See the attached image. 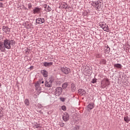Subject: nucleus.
Returning a JSON list of instances; mask_svg holds the SVG:
<instances>
[{
	"label": "nucleus",
	"mask_w": 130,
	"mask_h": 130,
	"mask_svg": "<svg viewBox=\"0 0 130 130\" xmlns=\"http://www.w3.org/2000/svg\"><path fill=\"white\" fill-rule=\"evenodd\" d=\"M15 41L6 39L4 41V46L7 49H11L13 46H15Z\"/></svg>",
	"instance_id": "1"
},
{
	"label": "nucleus",
	"mask_w": 130,
	"mask_h": 130,
	"mask_svg": "<svg viewBox=\"0 0 130 130\" xmlns=\"http://www.w3.org/2000/svg\"><path fill=\"white\" fill-rule=\"evenodd\" d=\"M60 71L65 75H69L71 73V69L67 67H62L60 68Z\"/></svg>",
	"instance_id": "2"
},
{
	"label": "nucleus",
	"mask_w": 130,
	"mask_h": 130,
	"mask_svg": "<svg viewBox=\"0 0 130 130\" xmlns=\"http://www.w3.org/2000/svg\"><path fill=\"white\" fill-rule=\"evenodd\" d=\"M62 92V89L61 87H57L55 89V95L56 96H59Z\"/></svg>",
	"instance_id": "3"
},
{
	"label": "nucleus",
	"mask_w": 130,
	"mask_h": 130,
	"mask_svg": "<svg viewBox=\"0 0 130 130\" xmlns=\"http://www.w3.org/2000/svg\"><path fill=\"white\" fill-rule=\"evenodd\" d=\"M52 80L51 79H49L48 81L45 82V85L46 87H51L52 86Z\"/></svg>",
	"instance_id": "4"
},
{
	"label": "nucleus",
	"mask_w": 130,
	"mask_h": 130,
	"mask_svg": "<svg viewBox=\"0 0 130 130\" xmlns=\"http://www.w3.org/2000/svg\"><path fill=\"white\" fill-rule=\"evenodd\" d=\"M62 119L64 121H68L70 119V115L68 113H64L62 116Z\"/></svg>",
	"instance_id": "5"
},
{
	"label": "nucleus",
	"mask_w": 130,
	"mask_h": 130,
	"mask_svg": "<svg viewBox=\"0 0 130 130\" xmlns=\"http://www.w3.org/2000/svg\"><path fill=\"white\" fill-rule=\"evenodd\" d=\"M45 22V20L43 18H38L36 19V23L37 24H43Z\"/></svg>",
	"instance_id": "6"
},
{
	"label": "nucleus",
	"mask_w": 130,
	"mask_h": 130,
	"mask_svg": "<svg viewBox=\"0 0 130 130\" xmlns=\"http://www.w3.org/2000/svg\"><path fill=\"white\" fill-rule=\"evenodd\" d=\"M101 28H102L104 31H107V32H108V30H107L109 29H108V25H106V23L101 24Z\"/></svg>",
	"instance_id": "7"
},
{
	"label": "nucleus",
	"mask_w": 130,
	"mask_h": 130,
	"mask_svg": "<svg viewBox=\"0 0 130 130\" xmlns=\"http://www.w3.org/2000/svg\"><path fill=\"white\" fill-rule=\"evenodd\" d=\"M41 73L42 75H43V77L45 78H47V77H48V72L46 71L45 70H42L41 71Z\"/></svg>",
	"instance_id": "8"
},
{
	"label": "nucleus",
	"mask_w": 130,
	"mask_h": 130,
	"mask_svg": "<svg viewBox=\"0 0 130 130\" xmlns=\"http://www.w3.org/2000/svg\"><path fill=\"white\" fill-rule=\"evenodd\" d=\"M0 50H1L2 52H5V51H6V48L4 45V43L1 42H0Z\"/></svg>",
	"instance_id": "9"
},
{
	"label": "nucleus",
	"mask_w": 130,
	"mask_h": 130,
	"mask_svg": "<svg viewBox=\"0 0 130 130\" xmlns=\"http://www.w3.org/2000/svg\"><path fill=\"white\" fill-rule=\"evenodd\" d=\"M33 12H34V14H39V13H40L41 12V8H35L34 10H33Z\"/></svg>",
	"instance_id": "10"
},
{
	"label": "nucleus",
	"mask_w": 130,
	"mask_h": 130,
	"mask_svg": "<svg viewBox=\"0 0 130 130\" xmlns=\"http://www.w3.org/2000/svg\"><path fill=\"white\" fill-rule=\"evenodd\" d=\"M43 64L44 66V67H51V66H52V64H53V62H43Z\"/></svg>",
	"instance_id": "11"
},
{
	"label": "nucleus",
	"mask_w": 130,
	"mask_h": 130,
	"mask_svg": "<svg viewBox=\"0 0 130 130\" xmlns=\"http://www.w3.org/2000/svg\"><path fill=\"white\" fill-rule=\"evenodd\" d=\"M35 87L37 91H40L41 90V87H40V83L37 82L35 84Z\"/></svg>",
	"instance_id": "12"
},
{
	"label": "nucleus",
	"mask_w": 130,
	"mask_h": 130,
	"mask_svg": "<svg viewBox=\"0 0 130 130\" xmlns=\"http://www.w3.org/2000/svg\"><path fill=\"white\" fill-rule=\"evenodd\" d=\"M45 11L46 12H50V11H51V8L49 7V5H46L45 6Z\"/></svg>",
	"instance_id": "13"
},
{
	"label": "nucleus",
	"mask_w": 130,
	"mask_h": 130,
	"mask_svg": "<svg viewBox=\"0 0 130 130\" xmlns=\"http://www.w3.org/2000/svg\"><path fill=\"white\" fill-rule=\"evenodd\" d=\"M80 95L83 96L86 94V91L84 89H79Z\"/></svg>",
	"instance_id": "14"
},
{
	"label": "nucleus",
	"mask_w": 130,
	"mask_h": 130,
	"mask_svg": "<svg viewBox=\"0 0 130 130\" xmlns=\"http://www.w3.org/2000/svg\"><path fill=\"white\" fill-rule=\"evenodd\" d=\"M93 108H94V104H89L87 106L88 110H91V109H93Z\"/></svg>",
	"instance_id": "15"
},
{
	"label": "nucleus",
	"mask_w": 130,
	"mask_h": 130,
	"mask_svg": "<svg viewBox=\"0 0 130 130\" xmlns=\"http://www.w3.org/2000/svg\"><path fill=\"white\" fill-rule=\"evenodd\" d=\"M124 120L127 123H128L130 121V118L128 116H125L124 117Z\"/></svg>",
	"instance_id": "16"
},
{
	"label": "nucleus",
	"mask_w": 130,
	"mask_h": 130,
	"mask_svg": "<svg viewBox=\"0 0 130 130\" xmlns=\"http://www.w3.org/2000/svg\"><path fill=\"white\" fill-rule=\"evenodd\" d=\"M114 68H117L118 69H121L122 68V66L121 64L117 63L114 64Z\"/></svg>",
	"instance_id": "17"
},
{
	"label": "nucleus",
	"mask_w": 130,
	"mask_h": 130,
	"mask_svg": "<svg viewBox=\"0 0 130 130\" xmlns=\"http://www.w3.org/2000/svg\"><path fill=\"white\" fill-rule=\"evenodd\" d=\"M24 103L25 104V105H26V106H29V100L28 99H25L24 101Z\"/></svg>",
	"instance_id": "18"
},
{
	"label": "nucleus",
	"mask_w": 130,
	"mask_h": 130,
	"mask_svg": "<svg viewBox=\"0 0 130 130\" xmlns=\"http://www.w3.org/2000/svg\"><path fill=\"white\" fill-rule=\"evenodd\" d=\"M100 63V64H106V60L104 59H102V60H101Z\"/></svg>",
	"instance_id": "19"
},
{
	"label": "nucleus",
	"mask_w": 130,
	"mask_h": 130,
	"mask_svg": "<svg viewBox=\"0 0 130 130\" xmlns=\"http://www.w3.org/2000/svg\"><path fill=\"white\" fill-rule=\"evenodd\" d=\"M72 90L73 92H75L76 90V85L75 84H72Z\"/></svg>",
	"instance_id": "20"
},
{
	"label": "nucleus",
	"mask_w": 130,
	"mask_h": 130,
	"mask_svg": "<svg viewBox=\"0 0 130 130\" xmlns=\"http://www.w3.org/2000/svg\"><path fill=\"white\" fill-rule=\"evenodd\" d=\"M98 5V2H92L91 3V6L92 7H94V8L97 7Z\"/></svg>",
	"instance_id": "21"
},
{
	"label": "nucleus",
	"mask_w": 130,
	"mask_h": 130,
	"mask_svg": "<svg viewBox=\"0 0 130 130\" xmlns=\"http://www.w3.org/2000/svg\"><path fill=\"white\" fill-rule=\"evenodd\" d=\"M61 8L62 9H68V6L67 5V4L64 3V4H62Z\"/></svg>",
	"instance_id": "22"
},
{
	"label": "nucleus",
	"mask_w": 130,
	"mask_h": 130,
	"mask_svg": "<svg viewBox=\"0 0 130 130\" xmlns=\"http://www.w3.org/2000/svg\"><path fill=\"white\" fill-rule=\"evenodd\" d=\"M67 87H68V83H65L63 84V85H62L63 89H67Z\"/></svg>",
	"instance_id": "23"
},
{
	"label": "nucleus",
	"mask_w": 130,
	"mask_h": 130,
	"mask_svg": "<svg viewBox=\"0 0 130 130\" xmlns=\"http://www.w3.org/2000/svg\"><path fill=\"white\" fill-rule=\"evenodd\" d=\"M3 31H5V32H7V31H10V28L4 26L3 27Z\"/></svg>",
	"instance_id": "24"
},
{
	"label": "nucleus",
	"mask_w": 130,
	"mask_h": 130,
	"mask_svg": "<svg viewBox=\"0 0 130 130\" xmlns=\"http://www.w3.org/2000/svg\"><path fill=\"white\" fill-rule=\"evenodd\" d=\"M61 109L62 110H63V111H66V110H67V107H66V106H62L61 107Z\"/></svg>",
	"instance_id": "25"
},
{
	"label": "nucleus",
	"mask_w": 130,
	"mask_h": 130,
	"mask_svg": "<svg viewBox=\"0 0 130 130\" xmlns=\"http://www.w3.org/2000/svg\"><path fill=\"white\" fill-rule=\"evenodd\" d=\"M105 52H109L110 51V48L108 47L105 50Z\"/></svg>",
	"instance_id": "26"
},
{
	"label": "nucleus",
	"mask_w": 130,
	"mask_h": 130,
	"mask_svg": "<svg viewBox=\"0 0 130 130\" xmlns=\"http://www.w3.org/2000/svg\"><path fill=\"white\" fill-rule=\"evenodd\" d=\"M96 57H98V58H99L101 57V56H102V55L101 54L98 53V54H96Z\"/></svg>",
	"instance_id": "27"
},
{
	"label": "nucleus",
	"mask_w": 130,
	"mask_h": 130,
	"mask_svg": "<svg viewBox=\"0 0 130 130\" xmlns=\"http://www.w3.org/2000/svg\"><path fill=\"white\" fill-rule=\"evenodd\" d=\"M80 129V127L79 126H75L74 128V130H79Z\"/></svg>",
	"instance_id": "28"
},
{
	"label": "nucleus",
	"mask_w": 130,
	"mask_h": 130,
	"mask_svg": "<svg viewBox=\"0 0 130 130\" xmlns=\"http://www.w3.org/2000/svg\"><path fill=\"white\" fill-rule=\"evenodd\" d=\"M38 82L39 83L40 85H41V84H44V81L42 80H40Z\"/></svg>",
	"instance_id": "29"
},
{
	"label": "nucleus",
	"mask_w": 130,
	"mask_h": 130,
	"mask_svg": "<svg viewBox=\"0 0 130 130\" xmlns=\"http://www.w3.org/2000/svg\"><path fill=\"white\" fill-rule=\"evenodd\" d=\"M28 9H31V8H32V4H31V3L28 4Z\"/></svg>",
	"instance_id": "30"
},
{
	"label": "nucleus",
	"mask_w": 130,
	"mask_h": 130,
	"mask_svg": "<svg viewBox=\"0 0 130 130\" xmlns=\"http://www.w3.org/2000/svg\"><path fill=\"white\" fill-rule=\"evenodd\" d=\"M60 126H64V123H60Z\"/></svg>",
	"instance_id": "31"
},
{
	"label": "nucleus",
	"mask_w": 130,
	"mask_h": 130,
	"mask_svg": "<svg viewBox=\"0 0 130 130\" xmlns=\"http://www.w3.org/2000/svg\"><path fill=\"white\" fill-rule=\"evenodd\" d=\"M92 83H93V84H94V83H96V80L93 79Z\"/></svg>",
	"instance_id": "32"
},
{
	"label": "nucleus",
	"mask_w": 130,
	"mask_h": 130,
	"mask_svg": "<svg viewBox=\"0 0 130 130\" xmlns=\"http://www.w3.org/2000/svg\"><path fill=\"white\" fill-rule=\"evenodd\" d=\"M29 69H30V70H33V69H34V67L33 66H31V67L29 68Z\"/></svg>",
	"instance_id": "33"
},
{
	"label": "nucleus",
	"mask_w": 130,
	"mask_h": 130,
	"mask_svg": "<svg viewBox=\"0 0 130 130\" xmlns=\"http://www.w3.org/2000/svg\"><path fill=\"white\" fill-rule=\"evenodd\" d=\"M3 3H0V8H3Z\"/></svg>",
	"instance_id": "34"
},
{
	"label": "nucleus",
	"mask_w": 130,
	"mask_h": 130,
	"mask_svg": "<svg viewBox=\"0 0 130 130\" xmlns=\"http://www.w3.org/2000/svg\"><path fill=\"white\" fill-rule=\"evenodd\" d=\"M61 101H62V102H64V99H63V98L61 99Z\"/></svg>",
	"instance_id": "35"
},
{
	"label": "nucleus",
	"mask_w": 130,
	"mask_h": 130,
	"mask_svg": "<svg viewBox=\"0 0 130 130\" xmlns=\"http://www.w3.org/2000/svg\"><path fill=\"white\" fill-rule=\"evenodd\" d=\"M106 81H107V82H108V79H106Z\"/></svg>",
	"instance_id": "36"
},
{
	"label": "nucleus",
	"mask_w": 130,
	"mask_h": 130,
	"mask_svg": "<svg viewBox=\"0 0 130 130\" xmlns=\"http://www.w3.org/2000/svg\"><path fill=\"white\" fill-rule=\"evenodd\" d=\"M1 2H3V1H4V0H0Z\"/></svg>",
	"instance_id": "37"
},
{
	"label": "nucleus",
	"mask_w": 130,
	"mask_h": 130,
	"mask_svg": "<svg viewBox=\"0 0 130 130\" xmlns=\"http://www.w3.org/2000/svg\"><path fill=\"white\" fill-rule=\"evenodd\" d=\"M1 86H2V85L0 84V87H1Z\"/></svg>",
	"instance_id": "38"
}]
</instances>
